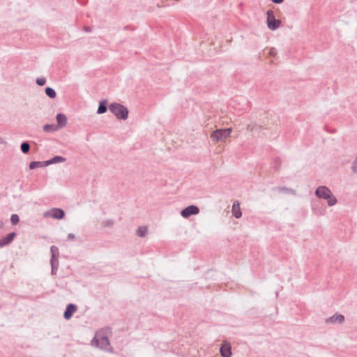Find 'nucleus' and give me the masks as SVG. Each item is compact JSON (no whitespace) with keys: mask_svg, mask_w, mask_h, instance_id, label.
<instances>
[{"mask_svg":"<svg viewBox=\"0 0 357 357\" xmlns=\"http://www.w3.org/2000/svg\"><path fill=\"white\" fill-rule=\"evenodd\" d=\"M315 195L319 198H322L327 200L328 205L330 206H334L337 203V199L333 195L331 190L324 185L319 186L315 191Z\"/></svg>","mask_w":357,"mask_h":357,"instance_id":"f257e3e1","label":"nucleus"},{"mask_svg":"<svg viewBox=\"0 0 357 357\" xmlns=\"http://www.w3.org/2000/svg\"><path fill=\"white\" fill-rule=\"evenodd\" d=\"M109 109L118 119L126 120L128 117V109L120 103H111Z\"/></svg>","mask_w":357,"mask_h":357,"instance_id":"f03ea898","label":"nucleus"},{"mask_svg":"<svg viewBox=\"0 0 357 357\" xmlns=\"http://www.w3.org/2000/svg\"><path fill=\"white\" fill-rule=\"evenodd\" d=\"M232 131L231 128H225V129H218L211 132L210 137L213 143H218L219 142H222L223 140L228 138Z\"/></svg>","mask_w":357,"mask_h":357,"instance_id":"7ed1b4c3","label":"nucleus"},{"mask_svg":"<svg viewBox=\"0 0 357 357\" xmlns=\"http://www.w3.org/2000/svg\"><path fill=\"white\" fill-rule=\"evenodd\" d=\"M91 344L105 351L112 350V348L109 346V339L107 338V337L102 335L101 334H96L93 337Z\"/></svg>","mask_w":357,"mask_h":357,"instance_id":"20e7f679","label":"nucleus"},{"mask_svg":"<svg viewBox=\"0 0 357 357\" xmlns=\"http://www.w3.org/2000/svg\"><path fill=\"white\" fill-rule=\"evenodd\" d=\"M266 22L268 29L272 31L279 28L282 23L280 20L275 18L274 11L271 9L266 11Z\"/></svg>","mask_w":357,"mask_h":357,"instance_id":"39448f33","label":"nucleus"},{"mask_svg":"<svg viewBox=\"0 0 357 357\" xmlns=\"http://www.w3.org/2000/svg\"><path fill=\"white\" fill-rule=\"evenodd\" d=\"M65 215L64 211L59 208H53L44 213V217H50L60 220Z\"/></svg>","mask_w":357,"mask_h":357,"instance_id":"423d86ee","label":"nucleus"},{"mask_svg":"<svg viewBox=\"0 0 357 357\" xmlns=\"http://www.w3.org/2000/svg\"><path fill=\"white\" fill-rule=\"evenodd\" d=\"M199 212V209L197 206L194 205H190L183 209L181 212V215L187 218L192 215H197Z\"/></svg>","mask_w":357,"mask_h":357,"instance_id":"0eeeda50","label":"nucleus"},{"mask_svg":"<svg viewBox=\"0 0 357 357\" xmlns=\"http://www.w3.org/2000/svg\"><path fill=\"white\" fill-rule=\"evenodd\" d=\"M220 351L222 357H231L232 354L230 344L226 342L222 344Z\"/></svg>","mask_w":357,"mask_h":357,"instance_id":"6e6552de","label":"nucleus"},{"mask_svg":"<svg viewBox=\"0 0 357 357\" xmlns=\"http://www.w3.org/2000/svg\"><path fill=\"white\" fill-rule=\"evenodd\" d=\"M77 310V306L74 304H69L68 305L65 312H64V314H63V317L66 319L68 320L70 319L73 313L75 312Z\"/></svg>","mask_w":357,"mask_h":357,"instance_id":"1a4fd4ad","label":"nucleus"},{"mask_svg":"<svg viewBox=\"0 0 357 357\" xmlns=\"http://www.w3.org/2000/svg\"><path fill=\"white\" fill-rule=\"evenodd\" d=\"M15 237V233L11 232L4 238L0 239V248L10 244Z\"/></svg>","mask_w":357,"mask_h":357,"instance_id":"9d476101","label":"nucleus"},{"mask_svg":"<svg viewBox=\"0 0 357 357\" xmlns=\"http://www.w3.org/2000/svg\"><path fill=\"white\" fill-rule=\"evenodd\" d=\"M56 122H57V128H63L67 124V117L63 114H58L56 115Z\"/></svg>","mask_w":357,"mask_h":357,"instance_id":"9b49d317","label":"nucleus"},{"mask_svg":"<svg viewBox=\"0 0 357 357\" xmlns=\"http://www.w3.org/2000/svg\"><path fill=\"white\" fill-rule=\"evenodd\" d=\"M233 215L236 218H239L242 215V213L240 208V204L238 201H235L232 206V210H231Z\"/></svg>","mask_w":357,"mask_h":357,"instance_id":"f8f14e48","label":"nucleus"},{"mask_svg":"<svg viewBox=\"0 0 357 357\" xmlns=\"http://www.w3.org/2000/svg\"><path fill=\"white\" fill-rule=\"evenodd\" d=\"M344 320V317L342 314H336L333 317H331L329 319L326 320L328 323H339L342 324Z\"/></svg>","mask_w":357,"mask_h":357,"instance_id":"ddd939ff","label":"nucleus"},{"mask_svg":"<svg viewBox=\"0 0 357 357\" xmlns=\"http://www.w3.org/2000/svg\"><path fill=\"white\" fill-rule=\"evenodd\" d=\"M66 161V158L61 156H55L52 158V159L47 160L45 162L46 165L58 163V162H62Z\"/></svg>","mask_w":357,"mask_h":357,"instance_id":"4468645a","label":"nucleus"},{"mask_svg":"<svg viewBox=\"0 0 357 357\" xmlns=\"http://www.w3.org/2000/svg\"><path fill=\"white\" fill-rule=\"evenodd\" d=\"M107 100H102V101L100 102L99 103V106H98V111H97V113L98 114H103L105 112H107Z\"/></svg>","mask_w":357,"mask_h":357,"instance_id":"2eb2a0df","label":"nucleus"},{"mask_svg":"<svg viewBox=\"0 0 357 357\" xmlns=\"http://www.w3.org/2000/svg\"><path fill=\"white\" fill-rule=\"evenodd\" d=\"M147 228L144 226L139 227L136 231L137 235L139 237H144L147 234Z\"/></svg>","mask_w":357,"mask_h":357,"instance_id":"dca6fc26","label":"nucleus"},{"mask_svg":"<svg viewBox=\"0 0 357 357\" xmlns=\"http://www.w3.org/2000/svg\"><path fill=\"white\" fill-rule=\"evenodd\" d=\"M57 129V126L53 124H46L43 127V130L46 132H52L56 131Z\"/></svg>","mask_w":357,"mask_h":357,"instance_id":"f3484780","label":"nucleus"},{"mask_svg":"<svg viewBox=\"0 0 357 357\" xmlns=\"http://www.w3.org/2000/svg\"><path fill=\"white\" fill-rule=\"evenodd\" d=\"M46 95L50 98H54L56 96V93L54 89L51 87H47L45 89Z\"/></svg>","mask_w":357,"mask_h":357,"instance_id":"a211bd4d","label":"nucleus"},{"mask_svg":"<svg viewBox=\"0 0 357 357\" xmlns=\"http://www.w3.org/2000/svg\"><path fill=\"white\" fill-rule=\"evenodd\" d=\"M264 54H268L270 56H273L274 57L277 52H276V50L274 47H266L264 50Z\"/></svg>","mask_w":357,"mask_h":357,"instance_id":"6ab92c4d","label":"nucleus"},{"mask_svg":"<svg viewBox=\"0 0 357 357\" xmlns=\"http://www.w3.org/2000/svg\"><path fill=\"white\" fill-rule=\"evenodd\" d=\"M21 151L23 153H27L30 149V145L28 142H23L20 146Z\"/></svg>","mask_w":357,"mask_h":357,"instance_id":"aec40b11","label":"nucleus"},{"mask_svg":"<svg viewBox=\"0 0 357 357\" xmlns=\"http://www.w3.org/2000/svg\"><path fill=\"white\" fill-rule=\"evenodd\" d=\"M50 252L52 254V257H59V248L56 246H55V245L51 246Z\"/></svg>","mask_w":357,"mask_h":357,"instance_id":"412c9836","label":"nucleus"},{"mask_svg":"<svg viewBox=\"0 0 357 357\" xmlns=\"http://www.w3.org/2000/svg\"><path fill=\"white\" fill-rule=\"evenodd\" d=\"M43 166V165L42 162L33 161L29 164V169H34L36 168L40 167Z\"/></svg>","mask_w":357,"mask_h":357,"instance_id":"4be33fe9","label":"nucleus"},{"mask_svg":"<svg viewBox=\"0 0 357 357\" xmlns=\"http://www.w3.org/2000/svg\"><path fill=\"white\" fill-rule=\"evenodd\" d=\"M11 223L16 225L20 222V218L17 214H13L10 217Z\"/></svg>","mask_w":357,"mask_h":357,"instance_id":"5701e85b","label":"nucleus"},{"mask_svg":"<svg viewBox=\"0 0 357 357\" xmlns=\"http://www.w3.org/2000/svg\"><path fill=\"white\" fill-rule=\"evenodd\" d=\"M36 83H37V84H38V85H39V86H43V85H45V83H46V79H45V77H38V78H37V79H36Z\"/></svg>","mask_w":357,"mask_h":357,"instance_id":"b1692460","label":"nucleus"},{"mask_svg":"<svg viewBox=\"0 0 357 357\" xmlns=\"http://www.w3.org/2000/svg\"><path fill=\"white\" fill-rule=\"evenodd\" d=\"M50 263H51V266H56V267H58L59 266V260H58V257H51V261H50Z\"/></svg>","mask_w":357,"mask_h":357,"instance_id":"393cba45","label":"nucleus"},{"mask_svg":"<svg viewBox=\"0 0 357 357\" xmlns=\"http://www.w3.org/2000/svg\"><path fill=\"white\" fill-rule=\"evenodd\" d=\"M279 190L280 192H291L292 194H295V191L294 190L289 189L287 188H280Z\"/></svg>","mask_w":357,"mask_h":357,"instance_id":"a878e982","label":"nucleus"},{"mask_svg":"<svg viewBox=\"0 0 357 357\" xmlns=\"http://www.w3.org/2000/svg\"><path fill=\"white\" fill-rule=\"evenodd\" d=\"M352 169L354 172L357 174V158L353 162Z\"/></svg>","mask_w":357,"mask_h":357,"instance_id":"bb28decb","label":"nucleus"},{"mask_svg":"<svg viewBox=\"0 0 357 357\" xmlns=\"http://www.w3.org/2000/svg\"><path fill=\"white\" fill-rule=\"evenodd\" d=\"M113 223H114V221L112 220H107L105 222V225L109 227V226H112L113 225Z\"/></svg>","mask_w":357,"mask_h":357,"instance_id":"cd10ccee","label":"nucleus"},{"mask_svg":"<svg viewBox=\"0 0 357 357\" xmlns=\"http://www.w3.org/2000/svg\"><path fill=\"white\" fill-rule=\"evenodd\" d=\"M84 30L86 32H91L92 30V28L91 26H84Z\"/></svg>","mask_w":357,"mask_h":357,"instance_id":"c85d7f7f","label":"nucleus"},{"mask_svg":"<svg viewBox=\"0 0 357 357\" xmlns=\"http://www.w3.org/2000/svg\"><path fill=\"white\" fill-rule=\"evenodd\" d=\"M75 238V236L73 234H68V240H74Z\"/></svg>","mask_w":357,"mask_h":357,"instance_id":"c756f323","label":"nucleus"},{"mask_svg":"<svg viewBox=\"0 0 357 357\" xmlns=\"http://www.w3.org/2000/svg\"><path fill=\"white\" fill-rule=\"evenodd\" d=\"M51 266H52V273L55 274L58 269V267H56V266H54V265Z\"/></svg>","mask_w":357,"mask_h":357,"instance_id":"7c9ffc66","label":"nucleus"},{"mask_svg":"<svg viewBox=\"0 0 357 357\" xmlns=\"http://www.w3.org/2000/svg\"><path fill=\"white\" fill-rule=\"evenodd\" d=\"M273 3L276 4L282 3L284 0H271Z\"/></svg>","mask_w":357,"mask_h":357,"instance_id":"2f4dec72","label":"nucleus"},{"mask_svg":"<svg viewBox=\"0 0 357 357\" xmlns=\"http://www.w3.org/2000/svg\"><path fill=\"white\" fill-rule=\"evenodd\" d=\"M124 29L125 30H132V31H133L135 29L133 27L130 26H124Z\"/></svg>","mask_w":357,"mask_h":357,"instance_id":"473e14b6","label":"nucleus"},{"mask_svg":"<svg viewBox=\"0 0 357 357\" xmlns=\"http://www.w3.org/2000/svg\"><path fill=\"white\" fill-rule=\"evenodd\" d=\"M3 225V223L1 220H0V228H1Z\"/></svg>","mask_w":357,"mask_h":357,"instance_id":"72a5a7b5","label":"nucleus"}]
</instances>
